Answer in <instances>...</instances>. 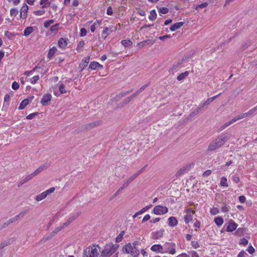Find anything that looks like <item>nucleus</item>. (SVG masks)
Listing matches in <instances>:
<instances>
[{"label":"nucleus","mask_w":257,"mask_h":257,"mask_svg":"<svg viewBox=\"0 0 257 257\" xmlns=\"http://www.w3.org/2000/svg\"><path fill=\"white\" fill-rule=\"evenodd\" d=\"M122 251L123 253L130 254L133 257H138L140 251L137 247L132 246L131 243H128L122 247Z\"/></svg>","instance_id":"nucleus-4"},{"label":"nucleus","mask_w":257,"mask_h":257,"mask_svg":"<svg viewBox=\"0 0 257 257\" xmlns=\"http://www.w3.org/2000/svg\"><path fill=\"white\" fill-rule=\"evenodd\" d=\"M87 34L86 30L85 28H81L80 29V36L81 37L85 36Z\"/></svg>","instance_id":"nucleus-59"},{"label":"nucleus","mask_w":257,"mask_h":257,"mask_svg":"<svg viewBox=\"0 0 257 257\" xmlns=\"http://www.w3.org/2000/svg\"><path fill=\"white\" fill-rule=\"evenodd\" d=\"M234 121H232V119L230 121L225 123L224 124L221 125L218 130V132H220L222 131L224 129H225L226 127L230 125L231 124L234 123Z\"/></svg>","instance_id":"nucleus-25"},{"label":"nucleus","mask_w":257,"mask_h":257,"mask_svg":"<svg viewBox=\"0 0 257 257\" xmlns=\"http://www.w3.org/2000/svg\"><path fill=\"white\" fill-rule=\"evenodd\" d=\"M248 243V240L245 238H242L240 240L239 244L243 245H246Z\"/></svg>","instance_id":"nucleus-55"},{"label":"nucleus","mask_w":257,"mask_h":257,"mask_svg":"<svg viewBox=\"0 0 257 257\" xmlns=\"http://www.w3.org/2000/svg\"><path fill=\"white\" fill-rule=\"evenodd\" d=\"M57 48L55 47H53L52 48H51L48 52V57L49 59H52V57L54 56L55 53H56L57 51Z\"/></svg>","instance_id":"nucleus-22"},{"label":"nucleus","mask_w":257,"mask_h":257,"mask_svg":"<svg viewBox=\"0 0 257 257\" xmlns=\"http://www.w3.org/2000/svg\"><path fill=\"white\" fill-rule=\"evenodd\" d=\"M54 23V20H51L49 21H46L44 22V26L45 28H48L50 26V25Z\"/></svg>","instance_id":"nucleus-51"},{"label":"nucleus","mask_w":257,"mask_h":257,"mask_svg":"<svg viewBox=\"0 0 257 257\" xmlns=\"http://www.w3.org/2000/svg\"><path fill=\"white\" fill-rule=\"evenodd\" d=\"M51 95L49 93L45 94L41 101V103L42 105L47 106L49 105L51 99Z\"/></svg>","instance_id":"nucleus-8"},{"label":"nucleus","mask_w":257,"mask_h":257,"mask_svg":"<svg viewBox=\"0 0 257 257\" xmlns=\"http://www.w3.org/2000/svg\"><path fill=\"white\" fill-rule=\"evenodd\" d=\"M122 45L124 47H127L132 45V42L129 40H124L121 42Z\"/></svg>","instance_id":"nucleus-42"},{"label":"nucleus","mask_w":257,"mask_h":257,"mask_svg":"<svg viewBox=\"0 0 257 257\" xmlns=\"http://www.w3.org/2000/svg\"><path fill=\"white\" fill-rule=\"evenodd\" d=\"M29 100L28 99H24L20 103L19 109H23L25 107L29 104Z\"/></svg>","instance_id":"nucleus-24"},{"label":"nucleus","mask_w":257,"mask_h":257,"mask_svg":"<svg viewBox=\"0 0 257 257\" xmlns=\"http://www.w3.org/2000/svg\"><path fill=\"white\" fill-rule=\"evenodd\" d=\"M246 117H248L247 112L243 113L238 115V116H236L234 118L232 119V121H234V122H235L237 120H240L242 118H245Z\"/></svg>","instance_id":"nucleus-23"},{"label":"nucleus","mask_w":257,"mask_h":257,"mask_svg":"<svg viewBox=\"0 0 257 257\" xmlns=\"http://www.w3.org/2000/svg\"><path fill=\"white\" fill-rule=\"evenodd\" d=\"M220 185L224 187H227L228 184L227 183V179L225 177H222L221 178Z\"/></svg>","instance_id":"nucleus-40"},{"label":"nucleus","mask_w":257,"mask_h":257,"mask_svg":"<svg viewBox=\"0 0 257 257\" xmlns=\"http://www.w3.org/2000/svg\"><path fill=\"white\" fill-rule=\"evenodd\" d=\"M29 9V7L28 6L25 4V5H24L22 8H21V11H20V18L21 19H26L27 17V13H28V10Z\"/></svg>","instance_id":"nucleus-10"},{"label":"nucleus","mask_w":257,"mask_h":257,"mask_svg":"<svg viewBox=\"0 0 257 257\" xmlns=\"http://www.w3.org/2000/svg\"><path fill=\"white\" fill-rule=\"evenodd\" d=\"M34 31L33 28L32 27H28L25 29L24 31V35L25 36H28L30 34H31Z\"/></svg>","instance_id":"nucleus-27"},{"label":"nucleus","mask_w":257,"mask_h":257,"mask_svg":"<svg viewBox=\"0 0 257 257\" xmlns=\"http://www.w3.org/2000/svg\"><path fill=\"white\" fill-rule=\"evenodd\" d=\"M80 213H81L80 212H77L75 214H74V215H72V216H71L70 217H69L67 219V220L68 221V222H69L70 223L72 222L80 215Z\"/></svg>","instance_id":"nucleus-33"},{"label":"nucleus","mask_w":257,"mask_h":257,"mask_svg":"<svg viewBox=\"0 0 257 257\" xmlns=\"http://www.w3.org/2000/svg\"><path fill=\"white\" fill-rule=\"evenodd\" d=\"M157 14L155 10H153L150 12L149 19L151 21H154L156 19Z\"/></svg>","instance_id":"nucleus-28"},{"label":"nucleus","mask_w":257,"mask_h":257,"mask_svg":"<svg viewBox=\"0 0 257 257\" xmlns=\"http://www.w3.org/2000/svg\"><path fill=\"white\" fill-rule=\"evenodd\" d=\"M58 44L60 48L63 49L66 47L67 41L66 39L61 38L58 40Z\"/></svg>","instance_id":"nucleus-17"},{"label":"nucleus","mask_w":257,"mask_h":257,"mask_svg":"<svg viewBox=\"0 0 257 257\" xmlns=\"http://www.w3.org/2000/svg\"><path fill=\"white\" fill-rule=\"evenodd\" d=\"M59 89L62 94L65 93L67 92L66 90L65 89V85L63 84H61L59 85Z\"/></svg>","instance_id":"nucleus-46"},{"label":"nucleus","mask_w":257,"mask_h":257,"mask_svg":"<svg viewBox=\"0 0 257 257\" xmlns=\"http://www.w3.org/2000/svg\"><path fill=\"white\" fill-rule=\"evenodd\" d=\"M231 136V134L228 132L218 136L217 138L209 144L207 151L208 152H212L219 149L229 140Z\"/></svg>","instance_id":"nucleus-1"},{"label":"nucleus","mask_w":257,"mask_h":257,"mask_svg":"<svg viewBox=\"0 0 257 257\" xmlns=\"http://www.w3.org/2000/svg\"><path fill=\"white\" fill-rule=\"evenodd\" d=\"M257 110V106H256L255 107H253V108L251 109L250 110H249L247 112V115L248 116L251 115H252L254 113L255 111Z\"/></svg>","instance_id":"nucleus-49"},{"label":"nucleus","mask_w":257,"mask_h":257,"mask_svg":"<svg viewBox=\"0 0 257 257\" xmlns=\"http://www.w3.org/2000/svg\"><path fill=\"white\" fill-rule=\"evenodd\" d=\"M18 13L19 12L18 9L16 8L12 9L10 11V15L12 17H16L18 15Z\"/></svg>","instance_id":"nucleus-44"},{"label":"nucleus","mask_w":257,"mask_h":257,"mask_svg":"<svg viewBox=\"0 0 257 257\" xmlns=\"http://www.w3.org/2000/svg\"><path fill=\"white\" fill-rule=\"evenodd\" d=\"M149 85V84L147 83L146 85L143 86L141 87L139 90H138L136 92L134 93L132 95L130 96V97H131L132 100L136 97L137 95H138L141 92H142L143 91H144L145 88Z\"/></svg>","instance_id":"nucleus-14"},{"label":"nucleus","mask_w":257,"mask_h":257,"mask_svg":"<svg viewBox=\"0 0 257 257\" xmlns=\"http://www.w3.org/2000/svg\"><path fill=\"white\" fill-rule=\"evenodd\" d=\"M53 237L51 233L48 236L44 237L40 241L42 243H45L48 240H50Z\"/></svg>","instance_id":"nucleus-36"},{"label":"nucleus","mask_w":257,"mask_h":257,"mask_svg":"<svg viewBox=\"0 0 257 257\" xmlns=\"http://www.w3.org/2000/svg\"><path fill=\"white\" fill-rule=\"evenodd\" d=\"M28 210H26L25 211L21 212L20 213H19L17 215H16L18 219L23 218L24 216H25L28 212Z\"/></svg>","instance_id":"nucleus-39"},{"label":"nucleus","mask_w":257,"mask_h":257,"mask_svg":"<svg viewBox=\"0 0 257 257\" xmlns=\"http://www.w3.org/2000/svg\"><path fill=\"white\" fill-rule=\"evenodd\" d=\"M48 1L49 0H41L40 4L42 5L43 8H47L50 5Z\"/></svg>","instance_id":"nucleus-41"},{"label":"nucleus","mask_w":257,"mask_h":257,"mask_svg":"<svg viewBox=\"0 0 257 257\" xmlns=\"http://www.w3.org/2000/svg\"><path fill=\"white\" fill-rule=\"evenodd\" d=\"M164 231V230H160L159 231H156L153 235V238L155 239H157L162 237L163 235Z\"/></svg>","instance_id":"nucleus-20"},{"label":"nucleus","mask_w":257,"mask_h":257,"mask_svg":"<svg viewBox=\"0 0 257 257\" xmlns=\"http://www.w3.org/2000/svg\"><path fill=\"white\" fill-rule=\"evenodd\" d=\"M12 87L14 90H17L19 88V84L15 81L12 83Z\"/></svg>","instance_id":"nucleus-58"},{"label":"nucleus","mask_w":257,"mask_h":257,"mask_svg":"<svg viewBox=\"0 0 257 257\" xmlns=\"http://www.w3.org/2000/svg\"><path fill=\"white\" fill-rule=\"evenodd\" d=\"M101 121H96L94 122H92L87 124H85L84 125H81L80 127V130L81 131H89L91 129L101 124Z\"/></svg>","instance_id":"nucleus-5"},{"label":"nucleus","mask_w":257,"mask_h":257,"mask_svg":"<svg viewBox=\"0 0 257 257\" xmlns=\"http://www.w3.org/2000/svg\"><path fill=\"white\" fill-rule=\"evenodd\" d=\"M247 251L249 253L252 254L254 252L255 250L254 248L251 245H250L248 246L247 248Z\"/></svg>","instance_id":"nucleus-64"},{"label":"nucleus","mask_w":257,"mask_h":257,"mask_svg":"<svg viewBox=\"0 0 257 257\" xmlns=\"http://www.w3.org/2000/svg\"><path fill=\"white\" fill-rule=\"evenodd\" d=\"M187 170V167H183L181 169H180L177 172L176 174V176L177 177H179L182 175L184 174L185 172H186Z\"/></svg>","instance_id":"nucleus-29"},{"label":"nucleus","mask_w":257,"mask_h":257,"mask_svg":"<svg viewBox=\"0 0 257 257\" xmlns=\"http://www.w3.org/2000/svg\"><path fill=\"white\" fill-rule=\"evenodd\" d=\"M123 234L124 231H121L120 234L116 237L115 240L116 242H119L121 241Z\"/></svg>","instance_id":"nucleus-48"},{"label":"nucleus","mask_w":257,"mask_h":257,"mask_svg":"<svg viewBox=\"0 0 257 257\" xmlns=\"http://www.w3.org/2000/svg\"><path fill=\"white\" fill-rule=\"evenodd\" d=\"M108 31H109V29L108 28H105V29L103 30V31L102 32V33H101V37L103 39H105L107 36L108 35Z\"/></svg>","instance_id":"nucleus-38"},{"label":"nucleus","mask_w":257,"mask_h":257,"mask_svg":"<svg viewBox=\"0 0 257 257\" xmlns=\"http://www.w3.org/2000/svg\"><path fill=\"white\" fill-rule=\"evenodd\" d=\"M62 228L60 226L56 228L52 232L51 234H53V236H54L57 233H58Z\"/></svg>","instance_id":"nucleus-53"},{"label":"nucleus","mask_w":257,"mask_h":257,"mask_svg":"<svg viewBox=\"0 0 257 257\" xmlns=\"http://www.w3.org/2000/svg\"><path fill=\"white\" fill-rule=\"evenodd\" d=\"M132 100V99H131V97H128L127 98H126L122 102V104H127L128 103H129Z\"/></svg>","instance_id":"nucleus-63"},{"label":"nucleus","mask_w":257,"mask_h":257,"mask_svg":"<svg viewBox=\"0 0 257 257\" xmlns=\"http://www.w3.org/2000/svg\"><path fill=\"white\" fill-rule=\"evenodd\" d=\"M168 209L166 206L157 205L153 209V212L156 215H163L167 213Z\"/></svg>","instance_id":"nucleus-7"},{"label":"nucleus","mask_w":257,"mask_h":257,"mask_svg":"<svg viewBox=\"0 0 257 257\" xmlns=\"http://www.w3.org/2000/svg\"><path fill=\"white\" fill-rule=\"evenodd\" d=\"M89 61V57H87L83 59L81 63L79 64V68L80 71H82L87 66Z\"/></svg>","instance_id":"nucleus-11"},{"label":"nucleus","mask_w":257,"mask_h":257,"mask_svg":"<svg viewBox=\"0 0 257 257\" xmlns=\"http://www.w3.org/2000/svg\"><path fill=\"white\" fill-rule=\"evenodd\" d=\"M175 243L173 242H166L164 245V252H168L174 254L176 252Z\"/></svg>","instance_id":"nucleus-6"},{"label":"nucleus","mask_w":257,"mask_h":257,"mask_svg":"<svg viewBox=\"0 0 257 257\" xmlns=\"http://www.w3.org/2000/svg\"><path fill=\"white\" fill-rule=\"evenodd\" d=\"M101 24V21H97L96 22H95L93 25H92L90 27V31L91 32H94L95 30V29L97 27H98Z\"/></svg>","instance_id":"nucleus-31"},{"label":"nucleus","mask_w":257,"mask_h":257,"mask_svg":"<svg viewBox=\"0 0 257 257\" xmlns=\"http://www.w3.org/2000/svg\"><path fill=\"white\" fill-rule=\"evenodd\" d=\"M237 225L234 221H231L228 224L226 230L229 232H231L234 231L237 227Z\"/></svg>","instance_id":"nucleus-13"},{"label":"nucleus","mask_w":257,"mask_h":257,"mask_svg":"<svg viewBox=\"0 0 257 257\" xmlns=\"http://www.w3.org/2000/svg\"><path fill=\"white\" fill-rule=\"evenodd\" d=\"M200 111V108H196L195 110H194L192 112L189 113V114L187 116L186 119L188 120L194 116L198 114Z\"/></svg>","instance_id":"nucleus-19"},{"label":"nucleus","mask_w":257,"mask_h":257,"mask_svg":"<svg viewBox=\"0 0 257 257\" xmlns=\"http://www.w3.org/2000/svg\"><path fill=\"white\" fill-rule=\"evenodd\" d=\"M229 206L227 204H223V206L221 208L222 211L223 212H226L229 210Z\"/></svg>","instance_id":"nucleus-57"},{"label":"nucleus","mask_w":257,"mask_h":257,"mask_svg":"<svg viewBox=\"0 0 257 257\" xmlns=\"http://www.w3.org/2000/svg\"><path fill=\"white\" fill-rule=\"evenodd\" d=\"M188 74H189L188 72V71H185V72L179 74L177 76V80H179V81L182 80L186 77H187L188 75Z\"/></svg>","instance_id":"nucleus-32"},{"label":"nucleus","mask_w":257,"mask_h":257,"mask_svg":"<svg viewBox=\"0 0 257 257\" xmlns=\"http://www.w3.org/2000/svg\"><path fill=\"white\" fill-rule=\"evenodd\" d=\"M10 224V223L9 220L3 223H0V230H1L2 229H3L4 228H6Z\"/></svg>","instance_id":"nucleus-45"},{"label":"nucleus","mask_w":257,"mask_h":257,"mask_svg":"<svg viewBox=\"0 0 257 257\" xmlns=\"http://www.w3.org/2000/svg\"><path fill=\"white\" fill-rule=\"evenodd\" d=\"M38 114V112H34V113H31L26 116V118L27 119H31L32 118H34Z\"/></svg>","instance_id":"nucleus-52"},{"label":"nucleus","mask_w":257,"mask_h":257,"mask_svg":"<svg viewBox=\"0 0 257 257\" xmlns=\"http://www.w3.org/2000/svg\"><path fill=\"white\" fill-rule=\"evenodd\" d=\"M39 79V76L38 75H36L30 79V82L32 84H35Z\"/></svg>","instance_id":"nucleus-50"},{"label":"nucleus","mask_w":257,"mask_h":257,"mask_svg":"<svg viewBox=\"0 0 257 257\" xmlns=\"http://www.w3.org/2000/svg\"><path fill=\"white\" fill-rule=\"evenodd\" d=\"M151 249L153 251H158L159 252H164V245L162 246L160 244H154L152 246Z\"/></svg>","instance_id":"nucleus-12"},{"label":"nucleus","mask_w":257,"mask_h":257,"mask_svg":"<svg viewBox=\"0 0 257 257\" xmlns=\"http://www.w3.org/2000/svg\"><path fill=\"white\" fill-rule=\"evenodd\" d=\"M214 222L218 226H221L223 223V219L222 218L218 217L215 218Z\"/></svg>","instance_id":"nucleus-34"},{"label":"nucleus","mask_w":257,"mask_h":257,"mask_svg":"<svg viewBox=\"0 0 257 257\" xmlns=\"http://www.w3.org/2000/svg\"><path fill=\"white\" fill-rule=\"evenodd\" d=\"M106 14L108 15L111 16L113 14V11L111 7H108L107 9Z\"/></svg>","instance_id":"nucleus-62"},{"label":"nucleus","mask_w":257,"mask_h":257,"mask_svg":"<svg viewBox=\"0 0 257 257\" xmlns=\"http://www.w3.org/2000/svg\"><path fill=\"white\" fill-rule=\"evenodd\" d=\"M45 13L44 10H38L34 11V13L37 16H42Z\"/></svg>","instance_id":"nucleus-54"},{"label":"nucleus","mask_w":257,"mask_h":257,"mask_svg":"<svg viewBox=\"0 0 257 257\" xmlns=\"http://www.w3.org/2000/svg\"><path fill=\"white\" fill-rule=\"evenodd\" d=\"M99 65V63L96 62H91L89 68L91 69V70H95L98 68V66Z\"/></svg>","instance_id":"nucleus-35"},{"label":"nucleus","mask_w":257,"mask_h":257,"mask_svg":"<svg viewBox=\"0 0 257 257\" xmlns=\"http://www.w3.org/2000/svg\"><path fill=\"white\" fill-rule=\"evenodd\" d=\"M47 195L46 192L45 191L42 192V193L38 195L36 198L35 199L37 201H40L42 200L43 199H45L47 197Z\"/></svg>","instance_id":"nucleus-21"},{"label":"nucleus","mask_w":257,"mask_h":257,"mask_svg":"<svg viewBox=\"0 0 257 257\" xmlns=\"http://www.w3.org/2000/svg\"><path fill=\"white\" fill-rule=\"evenodd\" d=\"M138 177V174H134L130 177L127 181L124 182V186H128V185Z\"/></svg>","instance_id":"nucleus-26"},{"label":"nucleus","mask_w":257,"mask_h":257,"mask_svg":"<svg viewBox=\"0 0 257 257\" xmlns=\"http://www.w3.org/2000/svg\"><path fill=\"white\" fill-rule=\"evenodd\" d=\"M118 247L119 245L117 243L113 244L109 242L106 244L101 252V256L102 257H109L114 253L113 256L117 257L118 252H115Z\"/></svg>","instance_id":"nucleus-2"},{"label":"nucleus","mask_w":257,"mask_h":257,"mask_svg":"<svg viewBox=\"0 0 257 257\" xmlns=\"http://www.w3.org/2000/svg\"><path fill=\"white\" fill-rule=\"evenodd\" d=\"M5 36L8 39H12V37L14 36V34L8 31H6L5 32Z\"/></svg>","instance_id":"nucleus-47"},{"label":"nucleus","mask_w":257,"mask_h":257,"mask_svg":"<svg viewBox=\"0 0 257 257\" xmlns=\"http://www.w3.org/2000/svg\"><path fill=\"white\" fill-rule=\"evenodd\" d=\"M58 27H59V25L58 24H56L53 26H52L51 28H50V30L52 31V32H56L57 30H58Z\"/></svg>","instance_id":"nucleus-56"},{"label":"nucleus","mask_w":257,"mask_h":257,"mask_svg":"<svg viewBox=\"0 0 257 257\" xmlns=\"http://www.w3.org/2000/svg\"><path fill=\"white\" fill-rule=\"evenodd\" d=\"M187 214L184 216V220L185 223H189V222H191L192 221L193 216L192 215H191L189 212L191 211L190 209H188L187 210Z\"/></svg>","instance_id":"nucleus-16"},{"label":"nucleus","mask_w":257,"mask_h":257,"mask_svg":"<svg viewBox=\"0 0 257 257\" xmlns=\"http://www.w3.org/2000/svg\"><path fill=\"white\" fill-rule=\"evenodd\" d=\"M184 23L182 22L176 23L171 26L170 28V29L171 31H175L176 30L180 29L184 25Z\"/></svg>","instance_id":"nucleus-15"},{"label":"nucleus","mask_w":257,"mask_h":257,"mask_svg":"<svg viewBox=\"0 0 257 257\" xmlns=\"http://www.w3.org/2000/svg\"><path fill=\"white\" fill-rule=\"evenodd\" d=\"M208 6V3L207 2H204L201 4L198 5L196 6L195 9L197 11L201 9H203L204 8H206Z\"/></svg>","instance_id":"nucleus-37"},{"label":"nucleus","mask_w":257,"mask_h":257,"mask_svg":"<svg viewBox=\"0 0 257 257\" xmlns=\"http://www.w3.org/2000/svg\"><path fill=\"white\" fill-rule=\"evenodd\" d=\"M158 11L161 14H166L169 12V9L166 7H162L159 8Z\"/></svg>","instance_id":"nucleus-43"},{"label":"nucleus","mask_w":257,"mask_h":257,"mask_svg":"<svg viewBox=\"0 0 257 257\" xmlns=\"http://www.w3.org/2000/svg\"><path fill=\"white\" fill-rule=\"evenodd\" d=\"M178 224V221L175 217H170L168 218V224L170 226H175Z\"/></svg>","instance_id":"nucleus-18"},{"label":"nucleus","mask_w":257,"mask_h":257,"mask_svg":"<svg viewBox=\"0 0 257 257\" xmlns=\"http://www.w3.org/2000/svg\"><path fill=\"white\" fill-rule=\"evenodd\" d=\"M34 176V175H33V173H31V174L29 175H27L25 178L24 179L26 180V182H28V181L31 180Z\"/></svg>","instance_id":"nucleus-60"},{"label":"nucleus","mask_w":257,"mask_h":257,"mask_svg":"<svg viewBox=\"0 0 257 257\" xmlns=\"http://www.w3.org/2000/svg\"><path fill=\"white\" fill-rule=\"evenodd\" d=\"M15 240V239L14 238H10L3 242L2 243L3 246L4 247H5L6 246H8L9 244H11Z\"/></svg>","instance_id":"nucleus-30"},{"label":"nucleus","mask_w":257,"mask_h":257,"mask_svg":"<svg viewBox=\"0 0 257 257\" xmlns=\"http://www.w3.org/2000/svg\"><path fill=\"white\" fill-rule=\"evenodd\" d=\"M100 248L98 245H92L83 250V257H98Z\"/></svg>","instance_id":"nucleus-3"},{"label":"nucleus","mask_w":257,"mask_h":257,"mask_svg":"<svg viewBox=\"0 0 257 257\" xmlns=\"http://www.w3.org/2000/svg\"><path fill=\"white\" fill-rule=\"evenodd\" d=\"M50 166V163H46L43 164L42 166L38 168L34 172H33L34 176H37L42 171L48 168Z\"/></svg>","instance_id":"nucleus-9"},{"label":"nucleus","mask_w":257,"mask_h":257,"mask_svg":"<svg viewBox=\"0 0 257 257\" xmlns=\"http://www.w3.org/2000/svg\"><path fill=\"white\" fill-rule=\"evenodd\" d=\"M151 206L152 205H148L142 208L141 210L139 211V213H140V214L145 212L146 210L149 209L151 207Z\"/></svg>","instance_id":"nucleus-61"}]
</instances>
